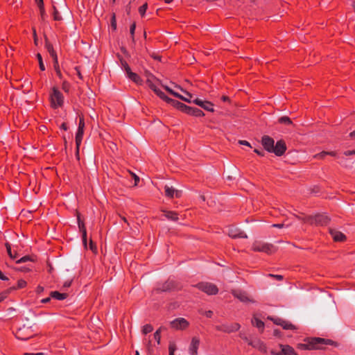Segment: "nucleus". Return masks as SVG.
Listing matches in <instances>:
<instances>
[{
  "mask_svg": "<svg viewBox=\"0 0 355 355\" xmlns=\"http://www.w3.org/2000/svg\"><path fill=\"white\" fill-rule=\"evenodd\" d=\"M305 342V343L298 344L297 347L303 350H313L322 349V345H323L338 346L337 343L331 339L317 337L308 338Z\"/></svg>",
  "mask_w": 355,
  "mask_h": 355,
  "instance_id": "f257e3e1",
  "label": "nucleus"
},
{
  "mask_svg": "<svg viewBox=\"0 0 355 355\" xmlns=\"http://www.w3.org/2000/svg\"><path fill=\"white\" fill-rule=\"evenodd\" d=\"M51 106L53 109L62 107L64 104V96L61 92L55 87H53L49 94Z\"/></svg>",
  "mask_w": 355,
  "mask_h": 355,
  "instance_id": "f03ea898",
  "label": "nucleus"
},
{
  "mask_svg": "<svg viewBox=\"0 0 355 355\" xmlns=\"http://www.w3.org/2000/svg\"><path fill=\"white\" fill-rule=\"evenodd\" d=\"M252 249L255 252H263L267 254H272L276 251V248L272 244L260 241H255L252 244Z\"/></svg>",
  "mask_w": 355,
  "mask_h": 355,
  "instance_id": "7ed1b4c3",
  "label": "nucleus"
},
{
  "mask_svg": "<svg viewBox=\"0 0 355 355\" xmlns=\"http://www.w3.org/2000/svg\"><path fill=\"white\" fill-rule=\"evenodd\" d=\"M33 335L34 332L31 329V327H28L26 325H23L22 327H19L15 333V337L17 339L21 340H26L33 336Z\"/></svg>",
  "mask_w": 355,
  "mask_h": 355,
  "instance_id": "20e7f679",
  "label": "nucleus"
},
{
  "mask_svg": "<svg viewBox=\"0 0 355 355\" xmlns=\"http://www.w3.org/2000/svg\"><path fill=\"white\" fill-rule=\"evenodd\" d=\"M196 287L207 295H216L218 293L217 286L212 283L201 282L198 284Z\"/></svg>",
  "mask_w": 355,
  "mask_h": 355,
  "instance_id": "39448f33",
  "label": "nucleus"
},
{
  "mask_svg": "<svg viewBox=\"0 0 355 355\" xmlns=\"http://www.w3.org/2000/svg\"><path fill=\"white\" fill-rule=\"evenodd\" d=\"M304 222H307L311 224L324 225L329 223V218L326 215L318 214L314 216H309L306 218H304Z\"/></svg>",
  "mask_w": 355,
  "mask_h": 355,
  "instance_id": "423d86ee",
  "label": "nucleus"
},
{
  "mask_svg": "<svg viewBox=\"0 0 355 355\" xmlns=\"http://www.w3.org/2000/svg\"><path fill=\"white\" fill-rule=\"evenodd\" d=\"M178 285L175 282L168 279L164 283L157 285L153 292L159 293L171 291L176 289Z\"/></svg>",
  "mask_w": 355,
  "mask_h": 355,
  "instance_id": "0eeeda50",
  "label": "nucleus"
},
{
  "mask_svg": "<svg viewBox=\"0 0 355 355\" xmlns=\"http://www.w3.org/2000/svg\"><path fill=\"white\" fill-rule=\"evenodd\" d=\"M85 121L83 117H80L78 130L76 135V145L77 153H78L80 146L81 144L85 129Z\"/></svg>",
  "mask_w": 355,
  "mask_h": 355,
  "instance_id": "6e6552de",
  "label": "nucleus"
},
{
  "mask_svg": "<svg viewBox=\"0 0 355 355\" xmlns=\"http://www.w3.org/2000/svg\"><path fill=\"white\" fill-rule=\"evenodd\" d=\"M189 325V322L183 318H176L170 322L171 327L175 330H184L187 329Z\"/></svg>",
  "mask_w": 355,
  "mask_h": 355,
  "instance_id": "1a4fd4ad",
  "label": "nucleus"
},
{
  "mask_svg": "<svg viewBox=\"0 0 355 355\" xmlns=\"http://www.w3.org/2000/svg\"><path fill=\"white\" fill-rule=\"evenodd\" d=\"M261 144L266 151L272 153L274 148L275 141L272 137L264 135L261 138Z\"/></svg>",
  "mask_w": 355,
  "mask_h": 355,
  "instance_id": "9d476101",
  "label": "nucleus"
},
{
  "mask_svg": "<svg viewBox=\"0 0 355 355\" xmlns=\"http://www.w3.org/2000/svg\"><path fill=\"white\" fill-rule=\"evenodd\" d=\"M241 326L239 323L225 324L217 327V329L225 333L237 331Z\"/></svg>",
  "mask_w": 355,
  "mask_h": 355,
  "instance_id": "9b49d317",
  "label": "nucleus"
},
{
  "mask_svg": "<svg viewBox=\"0 0 355 355\" xmlns=\"http://www.w3.org/2000/svg\"><path fill=\"white\" fill-rule=\"evenodd\" d=\"M78 225L80 232L82 233L83 243L85 248H87V230L84 221L81 220L80 214L77 212Z\"/></svg>",
  "mask_w": 355,
  "mask_h": 355,
  "instance_id": "f8f14e48",
  "label": "nucleus"
},
{
  "mask_svg": "<svg viewBox=\"0 0 355 355\" xmlns=\"http://www.w3.org/2000/svg\"><path fill=\"white\" fill-rule=\"evenodd\" d=\"M193 103H195L196 105L201 107L202 108H203L204 110H205L208 112H214V104L209 101H202V100L197 98L193 99Z\"/></svg>",
  "mask_w": 355,
  "mask_h": 355,
  "instance_id": "ddd939ff",
  "label": "nucleus"
},
{
  "mask_svg": "<svg viewBox=\"0 0 355 355\" xmlns=\"http://www.w3.org/2000/svg\"><path fill=\"white\" fill-rule=\"evenodd\" d=\"M286 150V145L284 140L277 141L272 153H275L277 156H282Z\"/></svg>",
  "mask_w": 355,
  "mask_h": 355,
  "instance_id": "4468645a",
  "label": "nucleus"
},
{
  "mask_svg": "<svg viewBox=\"0 0 355 355\" xmlns=\"http://www.w3.org/2000/svg\"><path fill=\"white\" fill-rule=\"evenodd\" d=\"M232 294L243 302H254L248 295L247 293L242 291L232 290Z\"/></svg>",
  "mask_w": 355,
  "mask_h": 355,
  "instance_id": "2eb2a0df",
  "label": "nucleus"
},
{
  "mask_svg": "<svg viewBox=\"0 0 355 355\" xmlns=\"http://www.w3.org/2000/svg\"><path fill=\"white\" fill-rule=\"evenodd\" d=\"M280 352H271V354L273 355H297L294 349L289 345H280Z\"/></svg>",
  "mask_w": 355,
  "mask_h": 355,
  "instance_id": "dca6fc26",
  "label": "nucleus"
},
{
  "mask_svg": "<svg viewBox=\"0 0 355 355\" xmlns=\"http://www.w3.org/2000/svg\"><path fill=\"white\" fill-rule=\"evenodd\" d=\"M248 345L253 347L254 348L257 349L262 353L267 352V347L265 343L259 339H254L252 341H249Z\"/></svg>",
  "mask_w": 355,
  "mask_h": 355,
  "instance_id": "f3484780",
  "label": "nucleus"
},
{
  "mask_svg": "<svg viewBox=\"0 0 355 355\" xmlns=\"http://www.w3.org/2000/svg\"><path fill=\"white\" fill-rule=\"evenodd\" d=\"M271 320L273 321L275 324L282 327L283 329H296V327H295L294 324L282 318H277Z\"/></svg>",
  "mask_w": 355,
  "mask_h": 355,
  "instance_id": "a211bd4d",
  "label": "nucleus"
},
{
  "mask_svg": "<svg viewBox=\"0 0 355 355\" xmlns=\"http://www.w3.org/2000/svg\"><path fill=\"white\" fill-rule=\"evenodd\" d=\"M200 345V339L197 337H193L191 339L189 352L191 355H198V350Z\"/></svg>",
  "mask_w": 355,
  "mask_h": 355,
  "instance_id": "6ab92c4d",
  "label": "nucleus"
},
{
  "mask_svg": "<svg viewBox=\"0 0 355 355\" xmlns=\"http://www.w3.org/2000/svg\"><path fill=\"white\" fill-rule=\"evenodd\" d=\"M329 233L333 239L336 242L344 241L346 239L345 235L336 230H329Z\"/></svg>",
  "mask_w": 355,
  "mask_h": 355,
  "instance_id": "aec40b11",
  "label": "nucleus"
},
{
  "mask_svg": "<svg viewBox=\"0 0 355 355\" xmlns=\"http://www.w3.org/2000/svg\"><path fill=\"white\" fill-rule=\"evenodd\" d=\"M164 191L166 196L168 198H173L174 196L176 198H180L181 196L180 191L175 190L173 187H170L168 186H165Z\"/></svg>",
  "mask_w": 355,
  "mask_h": 355,
  "instance_id": "412c9836",
  "label": "nucleus"
},
{
  "mask_svg": "<svg viewBox=\"0 0 355 355\" xmlns=\"http://www.w3.org/2000/svg\"><path fill=\"white\" fill-rule=\"evenodd\" d=\"M184 113L198 117L203 116L205 115L204 112L198 108L189 106H187Z\"/></svg>",
  "mask_w": 355,
  "mask_h": 355,
  "instance_id": "4be33fe9",
  "label": "nucleus"
},
{
  "mask_svg": "<svg viewBox=\"0 0 355 355\" xmlns=\"http://www.w3.org/2000/svg\"><path fill=\"white\" fill-rule=\"evenodd\" d=\"M228 234L230 236H231L232 238H244V239L248 238V236L245 233H244L243 232H241V231L236 230H232V229L230 230Z\"/></svg>",
  "mask_w": 355,
  "mask_h": 355,
  "instance_id": "5701e85b",
  "label": "nucleus"
},
{
  "mask_svg": "<svg viewBox=\"0 0 355 355\" xmlns=\"http://www.w3.org/2000/svg\"><path fill=\"white\" fill-rule=\"evenodd\" d=\"M168 103L171 104L173 107H176L178 110H181L183 112H185L187 105L185 104L179 102L178 101L173 100L171 98V101L168 102Z\"/></svg>",
  "mask_w": 355,
  "mask_h": 355,
  "instance_id": "b1692460",
  "label": "nucleus"
},
{
  "mask_svg": "<svg viewBox=\"0 0 355 355\" xmlns=\"http://www.w3.org/2000/svg\"><path fill=\"white\" fill-rule=\"evenodd\" d=\"M164 216L170 220L177 221L178 220V213L173 211H163Z\"/></svg>",
  "mask_w": 355,
  "mask_h": 355,
  "instance_id": "393cba45",
  "label": "nucleus"
},
{
  "mask_svg": "<svg viewBox=\"0 0 355 355\" xmlns=\"http://www.w3.org/2000/svg\"><path fill=\"white\" fill-rule=\"evenodd\" d=\"M127 76L134 83L137 84H141L142 82V80L141 78L135 73L132 72L130 71L129 73H127Z\"/></svg>",
  "mask_w": 355,
  "mask_h": 355,
  "instance_id": "a878e982",
  "label": "nucleus"
},
{
  "mask_svg": "<svg viewBox=\"0 0 355 355\" xmlns=\"http://www.w3.org/2000/svg\"><path fill=\"white\" fill-rule=\"evenodd\" d=\"M183 92L184 93L185 96H182V95L179 94V96H176V97L179 98L181 100H182V101H184L185 102H187V103L193 102V95L191 93L187 92L186 91H183Z\"/></svg>",
  "mask_w": 355,
  "mask_h": 355,
  "instance_id": "bb28decb",
  "label": "nucleus"
},
{
  "mask_svg": "<svg viewBox=\"0 0 355 355\" xmlns=\"http://www.w3.org/2000/svg\"><path fill=\"white\" fill-rule=\"evenodd\" d=\"M51 297L58 300H63L67 298V294L61 293L58 291H53L51 293Z\"/></svg>",
  "mask_w": 355,
  "mask_h": 355,
  "instance_id": "cd10ccee",
  "label": "nucleus"
},
{
  "mask_svg": "<svg viewBox=\"0 0 355 355\" xmlns=\"http://www.w3.org/2000/svg\"><path fill=\"white\" fill-rule=\"evenodd\" d=\"M46 48L49 53L50 55L52 57L53 60H58V56L55 51L53 49V45L49 42L46 43Z\"/></svg>",
  "mask_w": 355,
  "mask_h": 355,
  "instance_id": "c85d7f7f",
  "label": "nucleus"
},
{
  "mask_svg": "<svg viewBox=\"0 0 355 355\" xmlns=\"http://www.w3.org/2000/svg\"><path fill=\"white\" fill-rule=\"evenodd\" d=\"M252 324L255 326L256 327H257L258 329H261V331H263V328H264V323L263 321H261V320H259V318H253L252 320Z\"/></svg>",
  "mask_w": 355,
  "mask_h": 355,
  "instance_id": "c756f323",
  "label": "nucleus"
},
{
  "mask_svg": "<svg viewBox=\"0 0 355 355\" xmlns=\"http://www.w3.org/2000/svg\"><path fill=\"white\" fill-rule=\"evenodd\" d=\"M15 288H10L0 293V302L4 300L8 295Z\"/></svg>",
  "mask_w": 355,
  "mask_h": 355,
  "instance_id": "7c9ffc66",
  "label": "nucleus"
},
{
  "mask_svg": "<svg viewBox=\"0 0 355 355\" xmlns=\"http://www.w3.org/2000/svg\"><path fill=\"white\" fill-rule=\"evenodd\" d=\"M160 98L163 99L164 101H165L166 102H167L168 103V102L171 101V98H168L167 96H166V94L162 92L159 89H158L155 92Z\"/></svg>",
  "mask_w": 355,
  "mask_h": 355,
  "instance_id": "2f4dec72",
  "label": "nucleus"
},
{
  "mask_svg": "<svg viewBox=\"0 0 355 355\" xmlns=\"http://www.w3.org/2000/svg\"><path fill=\"white\" fill-rule=\"evenodd\" d=\"M53 63H54V69H55V71L56 72L57 76H58V78L60 79H62V73H61V71H60V67H59V64H58V60H53Z\"/></svg>",
  "mask_w": 355,
  "mask_h": 355,
  "instance_id": "473e14b6",
  "label": "nucleus"
},
{
  "mask_svg": "<svg viewBox=\"0 0 355 355\" xmlns=\"http://www.w3.org/2000/svg\"><path fill=\"white\" fill-rule=\"evenodd\" d=\"M278 121L280 123L286 124V125H291L293 123L292 121L291 120V119L289 117H288V116H286L280 117L278 119Z\"/></svg>",
  "mask_w": 355,
  "mask_h": 355,
  "instance_id": "72a5a7b5",
  "label": "nucleus"
},
{
  "mask_svg": "<svg viewBox=\"0 0 355 355\" xmlns=\"http://www.w3.org/2000/svg\"><path fill=\"white\" fill-rule=\"evenodd\" d=\"M161 329L162 328H159L153 334L154 339L156 340L157 345H159L161 340Z\"/></svg>",
  "mask_w": 355,
  "mask_h": 355,
  "instance_id": "f704fd0d",
  "label": "nucleus"
},
{
  "mask_svg": "<svg viewBox=\"0 0 355 355\" xmlns=\"http://www.w3.org/2000/svg\"><path fill=\"white\" fill-rule=\"evenodd\" d=\"M6 248L8 254L10 256V257L12 259H15L17 258V254L16 253L12 254V250H11V246L8 243H6Z\"/></svg>",
  "mask_w": 355,
  "mask_h": 355,
  "instance_id": "c9c22d12",
  "label": "nucleus"
},
{
  "mask_svg": "<svg viewBox=\"0 0 355 355\" xmlns=\"http://www.w3.org/2000/svg\"><path fill=\"white\" fill-rule=\"evenodd\" d=\"M153 330V327L151 324H147L143 327L142 332L144 334H147Z\"/></svg>",
  "mask_w": 355,
  "mask_h": 355,
  "instance_id": "e433bc0d",
  "label": "nucleus"
},
{
  "mask_svg": "<svg viewBox=\"0 0 355 355\" xmlns=\"http://www.w3.org/2000/svg\"><path fill=\"white\" fill-rule=\"evenodd\" d=\"M176 349V345L174 343H170L168 346L169 355H175Z\"/></svg>",
  "mask_w": 355,
  "mask_h": 355,
  "instance_id": "4c0bfd02",
  "label": "nucleus"
},
{
  "mask_svg": "<svg viewBox=\"0 0 355 355\" xmlns=\"http://www.w3.org/2000/svg\"><path fill=\"white\" fill-rule=\"evenodd\" d=\"M26 282L24 279H19L17 281V287H14L16 289H20L26 287Z\"/></svg>",
  "mask_w": 355,
  "mask_h": 355,
  "instance_id": "58836bf2",
  "label": "nucleus"
},
{
  "mask_svg": "<svg viewBox=\"0 0 355 355\" xmlns=\"http://www.w3.org/2000/svg\"><path fill=\"white\" fill-rule=\"evenodd\" d=\"M147 8H148V4L146 3L139 7V12L141 17L144 16Z\"/></svg>",
  "mask_w": 355,
  "mask_h": 355,
  "instance_id": "ea45409f",
  "label": "nucleus"
},
{
  "mask_svg": "<svg viewBox=\"0 0 355 355\" xmlns=\"http://www.w3.org/2000/svg\"><path fill=\"white\" fill-rule=\"evenodd\" d=\"M53 18L56 21L62 20V17L55 6H53Z\"/></svg>",
  "mask_w": 355,
  "mask_h": 355,
  "instance_id": "a19ab883",
  "label": "nucleus"
},
{
  "mask_svg": "<svg viewBox=\"0 0 355 355\" xmlns=\"http://www.w3.org/2000/svg\"><path fill=\"white\" fill-rule=\"evenodd\" d=\"M37 60H38V62H39L40 69L42 71H44L45 70V67H44V64L43 61H42V55L40 53H37Z\"/></svg>",
  "mask_w": 355,
  "mask_h": 355,
  "instance_id": "79ce46f5",
  "label": "nucleus"
},
{
  "mask_svg": "<svg viewBox=\"0 0 355 355\" xmlns=\"http://www.w3.org/2000/svg\"><path fill=\"white\" fill-rule=\"evenodd\" d=\"M111 26L113 28V30L116 29V16L115 14L113 13L111 18Z\"/></svg>",
  "mask_w": 355,
  "mask_h": 355,
  "instance_id": "37998d69",
  "label": "nucleus"
},
{
  "mask_svg": "<svg viewBox=\"0 0 355 355\" xmlns=\"http://www.w3.org/2000/svg\"><path fill=\"white\" fill-rule=\"evenodd\" d=\"M147 83H148V87L152 90H153L155 92L158 89L157 86L152 82V80L150 79L147 80Z\"/></svg>",
  "mask_w": 355,
  "mask_h": 355,
  "instance_id": "c03bdc74",
  "label": "nucleus"
},
{
  "mask_svg": "<svg viewBox=\"0 0 355 355\" xmlns=\"http://www.w3.org/2000/svg\"><path fill=\"white\" fill-rule=\"evenodd\" d=\"M62 88L65 92H69L70 85L67 81H64L62 85Z\"/></svg>",
  "mask_w": 355,
  "mask_h": 355,
  "instance_id": "a18cd8bd",
  "label": "nucleus"
},
{
  "mask_svg": "<svg viewBox=\"0 0 355 355\" xmlns=\"http://www.w3.org/2000/svg\"><path fill=\"white\" fill-rule=\"evenodd\" d=\"M121 64L123 65V69L126 72V74L131 71L130 67L125 61L122 62Z\"/></svg>",
  "mask_w": 355,
  "mask_h": 355,
  "instance_id": "49530a36",
  "label": "nucleus"
},
{
  "mask_svg": "<svg viewBox=\"0 0 355 355\" xmlns=\"http://www.w3.org/2000/svg\"><path fill=\"white\" fill-rule=\"evenodd\" d=\"M327 155V151H322L320 153L316 154L314 157L317 159H324V157Z\"/></svg>",
  "mask_w": 355,
  "mask_h": 355,
  "instance_id": "de8ad7c7",
  "label": "nucleus"
},
{
  "mask_svg": "<svg viewBox=\"0 0 355 355\" xmlns=\"http://www.w3.org/2000/svg\"><path fill=\"white\" fill-rule=\"evenodd\" d=\"M164 89L168 92H169L171 94H172L173 96H179V94L175 91H173V89H171V88H169L168 86H165L164 87Z\"/></svg>",
  "mask_w": 355,
  "mask_h": 355,
  "instance_id": "09e8293b",
  "label": "nucleus"
},
{
  "mask_svg": "<svg viewBox=\"0 0 355 355\" xmlns=\"http://www.w3.org/2000/svg\"><path fill=\"white\" fill-rule=\"evenodd\" d=\"M135 28H136V24L134 22L131 24V26L130 27V35L132 38L134 37Z\"/></svg>",
  "mask_w": 355,
  "mask_h": 355,
  "instance_id": "8fccbe9b",
  "label": "nucleus"
},
{
  "mask_svg": "<svg viewBox=\"0 0 355 355\" xmlns=\"http://www.w3.org/2000/svg\"><path fill=\"white\" fill-rule=\"evenodd\" d=\"M29 260H30V257L28 256H24V257H21V259L17 260L16 263H24V262H26Z\"/></svg>",
  "mask_w": 355,
  "mask_h": 355,
  "instance_id": "3c124183",
  "label": "nucleus"
},
{
  "mask_svg": "<svg viewBox=\"0 0 355 355\" xmlns=\"http://www.w3.org/2000/svg\"><path fill=\"white\" fill-rule=\"evenodd\" d=\"M39 9H40V12L41 18H42V20H44L45 15H46L44 6L39 8Z\"/></svg>",
  "mask_w": 355,
  "mask_h": 355,
  "instance_id": "603ef678",
  "label": "nucleus"
},
{
  "mask_svg": "<svg viewBox=\"0 0 355 355\" xmlns=\"http://www.w3.org/2000/svg\"><path fill=\"white\" fill-rule=\"evenodd\" d=\"M130 174L135 180V185L137 186L139 182V178L134 173H130Z\"/></svg>",
  "mask_w": 355,
  "mask_h": 355,
  "instance_id": "864d4df0",
  "label": "nucleus"
},
{
  "mask_svg": "<svg viewBox=\"0 0 355 355\" xmlns=\"http://www.w3.org/2000/svg\"><path fill=\"white\" fill-rule=\"evenodd\" d=\"M89 248L90 250L92 251V252H96V245L94 243V242L92 241V240H90V243H89Z\"/></svg>",
  "mask_w": 355,
  "mask_h": 355,
  "instance_id": "5fc2aeb1",
  "label": "nucleus"
},
{
  "mask_svg": "<svg viewBox=\"0 0 355 355\" xmlns=\"http://www.w3.org/2000/svg\"><path fill=\"white\" fill-rule=\"evenodd\" d=\"M270 277H272L275 279H276L277 280H279V281H281L283 279V276L280 275H272V274H270L269 275Z\"/></svg>",
  "mask_w": 355,
  "mask_h": 355,
  "instance_id": "6e6d98bb",
  "label": "nucleus"
},
{
  "mask_svg": "<svg viewBox=\"0 0 355 355\" xmlns=\"http://www.w3.org/2000/svg\"><path fill=\"white\" fill-rule=\"evenodd\" d=\"M343 154L345 156H349V155H355V150H346V151L344 152Z\"/></svg>",
  "mask_w": 355,
  "mask_h": 355,
  "instance_id": "4d7b16f0",
  "label": "nucleus"
},
{
  "mask_svg": "<svg viewBox=\"0 0 355 355\" xmlns=\"http://www.w3.org/2000/svg\"><path fill=\"white\" fill-rule=\"evenodd\" d=\"M202 314L205 315L207 318H211L213 312L211 311H205Z\"/></svg>",
  "mask_w": 355,
  "mask_h": 355,
  "instance_id": "13d9d810",
  "label": "nucleus"
},
{
  "mask_svg": "<svg viewBox=\"0 0 355 355\" xmlns=\"http://www.w3.org/2000/svg\"><path fill=\"white\" fill-rule=\"evenodd\" d=\"M35 1L36 3V4L37 5L38 8L44 6L43 0H35Z\"/></svg>",
  "mask_w": 355,
  "mask_h": 355,
  "instance_id": "bf43d9fd",
  "label": "nucleus"
},
{
  "mask_svg": "<svg viewBox=\"0 0 355 355\" xmlns=\"http://www.w3.org/2000/svg\"><path fill=\"white\" fill-rule=\"evenodd\" d=\"M239 143L241 145H244V146H250V147L251 146L250 144L248 141H245V140H240V141H239Z\"/></svg>",
  "mask_w": 355,
  "mask_h": 355,
  "instance_id": "052dcab7",
  "label": "nucleus"
},
{
  "mask_svg": "<svg viewBox=\"0 0 355 355\" xmlns=\"http://www.w3.org/2000/svg\"><path fill=\"white\" fill-rule=\"evenodd\" d=\"M272 227H277V228H282L284 227V223L273 224V225H272Z\"/></svg>",
  "mask_w": 355,
  "mask_h": 355,
  "instance_id": "680f3d73",
  "label": "nucleus"
},
{
  "mask_svg": "<svg viewBox=\"0 0 355 355\" xmlns=\"http://www.w3.org/2000/svg\"><path fill=\"white\" fill-rule=\"evenodd\" d=\"M0 279H1V280H4V281H6V280H8V278L6 276H5V275L1 272V270H0Z\"/></svg>",
  "mask_w": 355,
  "mask_h": 355,
  "instance_id": "e2e57ef3",
  "label": "nucleus"
},
{
  "mask_svg": "<svg viewBox=\"0 0 355 355\" xmlns=\"http://www.w3.org/2000/svg\"><path fill=\"white\" fill-rule=\"evenodd\" d=\"M75 69L77 71V75L79 77V78L82 79L83 76H82V74H81V73H80V71L79 70V68L78 67H76Z\"/></svg>",
  "mask_w": 355,
  "mask_h": 355,
  "instance_id": "0e129e2a",
  "label": "nucleus"
},
{
  "mask_svg": "<svg viewBox=\"0 0 355 355\" xmlns=\"http://www.w3.org/2000/svg\"><path fill=\"white\" fill-rule=\"evenodd\" d=\"M254 152L255 153H257V155H260V156H263V155H264V154H263V153L262 151L259 150L258 149H254Z\"/></svg>",
  "mask_w": 355,
  "mask_h": 355,
  "instance_id": "69168bd1",
  "label": "nucleus"
},
{
  "mask_svg": "<svg viewBox=\"0 0 355 355\" xmlns=\"http://www.w3.org/2000/svg\"><path fill=\"white\" fill-rule=\"evenodd\" d=\"M345 162H346V159L342 158V160L339 162V164L342 166H347Z\"/></svg>",
  "mask_w": 355,
  "mask_h": 355,
  "instance_id": "338daca9",
  "label": "nucleus"
},
{
  "mask_svg": "<svg viewBox=\"0 0 355 355\" xmlns=\"http://www.w3.org/2000/svg\"><path fill=\"white\" fill-rule=\"evenodd\" d=\"M71 281H67L64 284V287H69L71 286Z\"/></svg>",
  "mask_w": 355,
  "mask_h": 355,
  "instance_id": "774afa93",
  "label": "nucleus"
}]
</instances>
